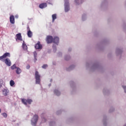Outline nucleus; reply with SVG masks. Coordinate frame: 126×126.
<instances>
[{
    "label": "nucleus",
    "mask_w": 126,
    "mask_h": 126,
    "mask_svg": "<svg viewBox=\"0 0 126 126\" xmlns=\"http://www.w3.org/2000/svg\"><path fill=\"white\" fill-rule=\"evenodd\" d=\"M123 88H124V90H125V93H126V87L123 86Z\"/></svg>",
    "instance_id": "25"
},
{
    "label": "nucleus",
    "mask_w": 126,
    "mask_h": 126,
    "mask_svg": "<svg viewBox=\"0 0 126 126\" xmlns=\"http://www.w3.org/2000/svg\"><path fill=\"white\" fill-rule=\"evenodd\" d=\"M42 67V68H47V67H48V65L46 64H43Z\"/></svg>",
    "instance_id": "22"
},
{
    "label": "nucleus",
    "mask_w": 126,
    "mask_h": 126,
    "mask_svg": "<svg viewBox=\"0 0 126 126\" xmlns=\"http://www.w3.org/2000/svg\"><path fill=\"white\" fill-rule=\"evenodd\" d=\"M35 49H37L38 50H40V49H42V45H41V44H40L39 41H38L37 42V43H36L35 44Z\"/></svg>",
    "instance_id": "10"
},
{
    "label": "nucleus",
    "mask_w": 126,
    "mask_h": 126,
    "mask_svg": "<svg viewBox=\"0 0 126 126\" xmlns=\"http://www.w3.org/2000/svg\"><path fill=\"white\" fill-rule=\"evenodd\" d=\"M69 68H71V67H70Z\"/></svg>",
    "instance_id": "30"
},
{
    "label": "nucleus",
    "mask_w": 126,
    "mask_h": 126,
    "mask_svg": "<svg viewBox=\"0 0 126 126\" xmlns=\"http://www.w3.org/2000/svg\"><path fill=\"white\" fill-rule=\"evenodd\" d=\"M10 22L11 24H14L15 23V18L13 15L10 16Z\"/></svg>",
    "instance_id": "7"
},
{
    "label": "nucleus",
    "mask_w": 126,
    "mask_h": 126,
    "mask_svg": "<svg viewBox=\"0 0 126 126\" xmlns=\"http://www.w3.org/2000/svg\"><path fill=\"white\" fill-rule=\"evenodd\" d=\"M27 35L29 38H32V36H33V32L31 31H28Z\"/></svg>",
    "instance_id": "13"
},
{
    "label": "nucleus",
    "mask_w": 126,
    "mask_h": 126,
    "mask_svg": "<svg viewBox=\"0 0 126 126\" xmlns=\"http://www.w3.org/2000/svg\"><path fill=\"white\" fill-rule=\"evenodd\" d=\"M4 63H5V64L7 65V66H10L11 65V61H10V60L9 59L7 58L4 61L2 60Z\"/></svg>",
    "instance_id": "6"
},
{
    "label": "nucleus",
    "mask_w": 126,
    "mask_h": 126,
    "mask_svg": "<svg viewBox=\"0 0 126 126\" xmlns=\"http://www.w3.org/2000/svg\"><path fill=\"white\" fill-rule=\"evenodd\" d=\"M77 0H75V2H76L77 1Z\"/></svg>",
    "instance_id": "28"
},
{
    "label": "nucleus",
    "mask_w": 126,
    "mask_h": 126,
    "mask_svg": "<svg viewBox=\"0 0 126 126\" xmlns=\"http://www.w3.org/2000/svg\"><path fill=\"white\" fill-rule=\"evenodd\" d=\"M39 8H41L43 9V8H45V7H47V3H41L39 5Z\"/></svg>",
    "instance_id": "12"
},
{
    "label": "nucleus",
    "mask_w": 126,
    "mask_h": 126,
    "mask_svg": "<svg viewBox=\"0 0 126 126\" xmlns=\"http://www.w3.org/2000/svg\"><path fill=\"white\" fill-rule=\"evenodd\" d=\"M124 126H126V125H125Z\"/></svg>",
    "instance_id": "31"
},
{
    "label": "nucleus",
    "mask_w": 126,
    "mask_h": 126,
    "mask_svg": "<svg viewBox=\"0 0 126 126\" xmlns=\"http://www.w3.org/2000/svg\"><path fill=\"white\" fill-rule=\"evenodd\" d=\"M27 29L28 31H31V30H30V28L29 27V26H27Z\"/></svg>",
    "instance_id": "23"
},
{
    "label": "nucleus",
    "mask_w": 126,
    "mask_h": 126,
    "mask_svg": "<svg viewBox=\"0 0 126 126\" xmlns=\"http://www.w3.org/2000/svg\"><path fill=\"white\" fill-rule=\"evenodd\" d=\"M59 41L60 38H59L58 36L55 37L53 39V43H54V44H59Z\"/></svg>",
    "instance_id": "11"
},
{
    "label": "nucleus",
    "mask_w": 126,
    "mask_h": 126,
    "mask_svg": "<svg viewBox=\"0 0 126 126\" xmlns=\"http://www.w3.org/2000/svg\"><path fill=\"white\" fill-rule=\"evenodd\" d=\"M69 10V5L68 2L65 0V12H67Z\"/></svg>",
    "instance_id": "8"
},
{
    "label": "nucleus",
    "mask_w": 126,
    "mask_h": 126,
    "mask_svg": "<svg viewBox=\"0 0 126 126\" xmlns=\"http://www.w3.org/2000/svg\"><path fill=\"white\" fill-rule=\"evenodd\" d=\"M15 84V83L14 82V81L12 80H11L10 81V86H13V85H14Z\"/></svg>",
    "instance_id": "18"
},
{
    "label": "nucleus",
    "mask_w": 126,
    "mask_h": 126,
    "mask_svg": "<svg viewBox=\"0 0 126 126\" xmlns=\"http://www.w3.org/2000/svg\"><path fill=\"white\" fill-rule=\"evenodd\" d=\"M22 102L23 104H24V105H27V103L30 105L33 102V101L32 100V99H25L23 98V99H22Z\"/></svg>",
    "instance_id": "2"
},
{
    "label": "nucleus",
    "mask_w": 126,
    "mask_h": 126,
    "mask_svg": "<svg viewBox=\"0 0 126 126\" xmlns=\"http://www.w3.org/2000/svg\"><path fill=\"white\" fill-rule=\"evenodd\" d=\"M1 115L4 117V118H7V114L6 113H2Z\"/></svg>",
    "instance_id": "20"
},
{
    "label": "nucleus",
    "mask_w": 126,
    "mask_h": 126,
    "mask_svg": "<svg viewBox=\"0 0 126 126\" xmlns=\"http://www.w3.org/2000/svg\"><path fill=\"white\" fill-rule=\"evenodd\" d=\"M37 122H38V115H35L32 120V126H36V124H37Z\"/></svg>",
    "instance_id": "1"
},
{
    "label": "nucleus",
    "mask_w": 126,
    "mask_h": 126,
    "mask_svg": "<svg viewBox=\"0 0 126 126\" xmlns=\"http://www.w3.org/2000/svg\"><path fill=\"white\" fill-rule=\"evenodd\" d=\"M0 113H1V109H0Z\"/></svg>",
    "instance_id": "27"
},
{
    "label": "nucleus",
    "mask_w": 126,
    "mask_h": 126,
    "mask_svg": "<svg viewBox=\"0 0 126 126\" xmlns=\"http://www.w3.org/2000/svg\"><path fill=\"white\" fill-rule=\"evenodd\" d=\"M7 57L10 58V53L6 52L2 56L0 57V61H3V60H4V59L7 58Z\"/></svg>",
    "instance_id": "3"
},
{
    "label": "nucleus",
    "mask_w": 126,
    "mask_h": 126,
    "mask_svg": "<svg viewBox=\"0 0 126 126\" xmlns=\"http://www.w3.org/2000/svg\"><path fill=\"white\" fill-rule=\"evenodd\" d=\"M46 42L47 44H51L54 42V39L53 38V36L48 35L46 37Z\"/></svg>",
    "instance_id": "5"
},
{
    "label": "nucleus",
    "mask_w": 126,
    "mask_h": 126,
    "mask_svg": "<svg viewBox=\"0 0 126 126\" xmlns=\"http://www.w3.org/2000/svg\"><path fill=\"white\" fill-rule=\"evenodd\" d=\"M9 92V91H8V90L4 89L3 91V95H4V96H7V94H8Z\"/></svg>",
    "instance_id": "15"
},
{
    "label": "nucleus",
    "mask_w": 126,
    "mask_h": 126,
    "mask_svg": "<svg viewBox=\"0 0 126 126\" xmlns=\"http://www.w3.org/2000/svg\"><path fill=\"white\" fill-rule=\"evenodd\" d=\"M17 17V18H18V16H16V18Z\"/></svg>",
    "instance_id": "29"
},
{
    "label": "nucleus",
    "mask_w": 126,
    "mask_h": 126,
    "mask_svg": "<svg viewBox=\"0 0 126 126\" xmlns=\"http://www.w3.org/2000/svg\"><path fill=\"white\" fill-rule=\"evenodd\" d=\"M15 68H17V67H16V64H14L12 66H11V69L12 70L15 69Z\"/></svg>",
    "instance_id": "19"
},
{
    "label": "nucleus",
    "mask_w": 126,
    "mask_h": 126,
    "mask_svg": "<svg viewBox=\"0 0 126 126\" xmlns=\"http://www.w3.org/2000/svg\"><path fill=\"white\" fill-rule=\"evenodd\" d=\"M16 41L18 40L19 41H22V36L21 35V34L20 33H19L16 35Z\"/></svg>",
    "instance_id": "9"
},
{
    "label": "nucleus",
    "mask_w": 126,
    "mask_h": 126,
    "mask_svg": "<svg viewBox=\"0 0 126 126\" xmlns=\"http://www.w3.org/2000/svg\"><path fill=\"white\" fill-rule=\"evenodd\" d=\"M26 68L27 69H29V68H30V65H27L26 66Z\"/></svg>",
    "instance_id": "24"
},
{
    "label": "nucleus",
    "mask_w": 126,
    "mask_h": 126,
    "mask_svg": "<svg viewBox=\"0 0 126 126\" xmlns=\"http://www.w3.org/2000/svg\"><path fill=\"white\" fill-rule=\"evenodd\" d=\"M54 93L57 95V96H60V95H61V93L57 90H55Z\"/></svg>",
    "instance_id": "17"
},
{
    "label": "nucleus",
    "mask_w": 126,
    "mask_h": 126,
    "mask_svg": "<svg viewBox=\"0 0 126 126\" xmlns=\"http://www.w3.org/2000/svg\"><path fill=\"white\" fill-rule=\"evenodd\" d=\"M35 79H36V83L37 84H40V75H39V72H38V71H35Z\"/></svg>",
    "instance_id": "4"
},
{
    "label": "nucleus",
    "mask_w": 126,
    "mask_h": 126,
    "mask_svg": "<svg viewBox=\"0 0 126 126\" xmlns=\"http://www.w3.org/2000/svg\"><path fill=\"white\" fill-rule=\"evenodd\" d=\"M23 48H24V47H27V46H26V45L24 44V43L23 44Z\"/></svg>",
    "instance_id": "26"
},
{
    "label": "nucleus",
    "mask_w": 126,
    "mask_h": 126,
    "mask_svg": "<svg viewBox=\"0 0 126 126\" xmlns=\"http://www.w3.org/2000/svg\"><path fill=\"white\" fill-rule=\"evenodd\" d=\"M33 55H34V59H35V61H37V59H36V57H37V53H36V52H34L33 53Z\"/></svg>",
    "instance_id": "21"
},
{
    "label": "nucleus",
    "mask_w": 126,
    "mask_h": 126,
    "mask_svg": "<svg viewBox=\"0 0 126 126\" xmlns=\"http://www.w3.org/2000/svg\"><path fill=\"white\" fill-rule=\"evenodd\" d=\"M22 72V70H21V69L17 67L16 70V73H17V74H20V73H21Z\"/></svg>",
    "instance_id": "14"
},
{
    "label": "nucleus",
    "mask_w": 126,
    "mask_h": 126,
    "mask_svg": "<svg viewBox=\"0 0 126 126\" xmlns=\"http://www.w3.org/2000/svg\"><path fill=\"white\" fill-rule=\"evenodd\" d=\"M52 22H55V20L57 19L56 14H53L52 15Z\"/></svg>",
    "instance_id": "16"
}]
</instances>
